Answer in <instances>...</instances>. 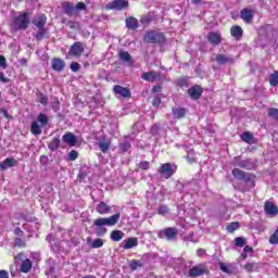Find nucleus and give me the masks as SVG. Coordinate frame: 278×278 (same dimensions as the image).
<instances>
[{"label":"nucleus","mask_w":278,"mask_h":278,"mask_svg":"<svg viewBox=\"0 0 278 278\" xmlns=\"http://www.w3.org/2000/svg\"><path fill=\"white\" fill-rule=\"evenodd\" d=\"M118 220H121V213H116L110 217H101L96 219L93 222V225L96 227V236H98V238H103V236L108 233V228H105V225L108 227H114V225H116Z\"/></svg>","instance_id":"f257e3e1"},{"label":"nucleus","mask_w":278,"mask_h":278,"mask_svg":"<svg viewBox=\"0 0 278 278\" xmlns=\"http://www.w3.org/2000/svg\"><path fill=\"white\" fill-rule=\"evenodd\" d=\"M62 12L65 16L73 18V16H80L81 12L88 10V5L84 2H77L76 4L71 1H64L61 3Z\"/></svg>","instance_id":"f03ea898"},{"label":"nucleus","mask_w":278,"mask_h":278,"mask_svg":"<svg viewBox=\"0 0 278 278\" xmlns=\"http://www.w3.org/2000/svg\"><path fill=\"white\" fill-rule=\"evenodd\" d=\"M29 13L23 12L20 15L13 17L11 23L12 31H25L29 27L30 24Z\"/></svg>","instance_id":"7ed1b4c3"},{"label":"nucleus","mask_w":278,"mask_h":278,"mask_svg":"<svg viewBox=\"0 0 278 278\" xmlns=\"http://www.w3.org/2000/svg\"><path fill=\"white\" fill-rule=\"evenodd\" d=\"M143 41L149 45H164L166 42V35L162 31L148 30L143 36Z\"/></svg>","instance_id":"20e7f679"},{"label":"nucleus","mask_w":278,"mask_h":278,"mask_svg":"<svg viewBox=\"0 0 278 278\" xmlns=\"http://www.w3.org/2000/svg\"><path fill=\"white\" fill-rule=\"evenodd\" d=\"M177 236H179V229L176 227H167L157 233V238H160V240H164V238H166L168 242H175V240H177Z\"/></svg>","instance_id":"39448f33"},{"label":"nucleus","mask_w":278,"mask_h":278,"mask_svg":"<svg viewBox=\"0 0 278 278\" xmlns=\"http://www.w3.org/2000/svg\"><path fill=\"white\" fill-rule=\"evenodd\" d=\"M129 8V1L128 0H113L109 4H106V10H127Z\"/></svg>","instance_id":"423d86ee"},{"label":"nucleus","mask_w":278,"mask_h":278,"mask_svg":"<svg viewBox=\"0 0 278 278\" xmlns=\"http://www.w3.org/2000/svg\"><path fill=\"white\" fill-rule=\"evenodd\" d=\"M240 184L248 186V188H255V176L251 175H238L235 176Z\"/></svg>","instance_id":"0eeeda50"},{"label":"nucleus","mask_w":278,"mask_h":278,"mask_svg":"<svg viewBox=\"0 0 278 278\" xmlns=\"http://www.w3.org/2000/svg\"><path fill=\"white\" fill-rule=\"evenodd\" d=\"M160 175H173L177 173V165L175 163H165L162 164L159 168Z\"/></svg>","instance_id":"6e6552de"},{"label":"nucleus","mask_w":278,"mask_h":278,"mask_svg":"<svg viewBox=\"0 0 278 278\" xmlns=\"http://www.w3.org/2000/svg\"><path fill=\"white\" fill-rule=\"evenodd\" d=\"M83 53H84V43H81V41H76L71 46L70 55H73V58H81Z\"/></svg>","instance_id":"1a4fd4ad"},{"label":"nucleus","mask_w":278,"mask_h":278,"mask_svg":"<svg viewBox=\"0 0 278 278\" xmlns=\"http://www.w3.org/2000/svg\"><path fill=\"white\" fill-rule=\"evenodd\" d=\"M188 96L193 99V101H199L203 97V87L195 85L188 89Z\"/></svg>","instance_id":"9d476101"},{"label":"nucleus","mask_w":278,"mask_h":278,"mask_svg":"<svg viewBox=\"0 0 278 278\" xmlns=\"http://www.w3.org/2000/svg\"><path fill=\"white\" fill-rule=\"evenodd\" d=\"M255 16V11L249 8H244L240 11V18L244 21L248 25L253 23V17Z\"/></svg>","instance_id":"9b49d317"},{"label":"nucleus","mask_w":278,"mask_h":278,"mask_svg":"<svg viewBox=\"0 0 278 278\" xmlns=\"http://www.w3.org/2000/svg\"><path fill=\"white\" fill-rule=\"evenodd\" d=\"M188 275L191 278L203 277V275H207V268L201 267V265H194L189 269Z\"/></svg>","instance_id":"f8f14e48"},{"label":"nucleus","mask_w":278,"mask_h":278,"mask_svg":"<svg viewBox=\"0 0 278 278\" xmlns=\"http://www.w3.org/2000/svg\"><path fill=\"white\" fill-rule=\"evenodd\" d=\"M114 94H118L119 97H123V99H129L131 98V91L127 87H123L121 85H115L113 87Z\"/></svg>","instance_id":"ddd939ff"},{"label":"nucleus","mask_w":278,"mask_h":278,"mask_svg":"<svg viewBox=\"0 0 278 278\" xmlns=\"http://www.w3.org/2000/svg\"><path fill=\"white\" fill-rule=\"evenodd\" d=\"M141 79L150 83L160 81L161 79L160 72H153V71L146 72L141 75Z\"/></svg>","instance_id":"4468645a"},{"label":"nucleus","mask_w":278,"mask_h":278,"mask_svg":"<svg viewBox=\"0 0 278 278\" xmlns=\"http://www.w3.org/2000/svg\"><path fill=\"white\" fill-rule=\"evenodd\" d=\"M264 211H265V214H267L268 216H277L278 206L270 201H265Z\"/></svg>","instance_id":"2eb2a0df"},{"label":"nucleus","mask_w":278,"mask_h":278,"mask_svg":"<svg viewBox=\"0 0 278 278\" xmlns=\"http://www.w3.org/2000/svg\"><path fill=\"white\" fill-rule=\"evenodd\" d=\"M18 164V161L14 157H7L0 163V170H8V168H14Z\"/></svg>","instance_id":"dca6fc26"},{"label":"nucleus","mask_w":278,"mask_h":278,"mask_svg":"<svg viewBox=\"0 0 278 278\" xmlns=\"http://www.w3.org/2000/svg\"><path fill=\"white\" fill-rule=\"evenodd\" d=\"M207 40L213 45V47H216L223 42V37H220V34L216 31H211L208 33Z\"/></svg>","instance_id":"f3484780"},{"label":"nucleus","mask_w":278,"mask_h":278,"mask_svg":"<svg viewBox=\"0 0 278 278\" xmlns=\"http://www.w3.org/2000/svg\"><path fill=\"white\" fill-rule=\"evenodd\" d=\"M230 36L237 40H242V36H244V30L239 25H233L230 28Z\"/></svg>","instance_id":"a211bd4d"},{"label":"nucleus","mask_w":278,"mask_h":278,"mask_svg":"<svg viewBox=\"0 0 278 278\" xmlns=\"http://www.w3.org/2000/svg\"><path fill=\"white\" fill-rule=\"evenodd\" d=\"M63 142L68 144V147H75V144H77V136H75L73 132H66L63 135Z\"/></svg>","instance_id":"6ab92c4d"},{"label":"nucleus","mask_w":278,"mask_h":278,"mask_svg":"<svg viewBox=\"0 0 278 278\" xmlns=\"http://www.w3.org/2000/svg\"><path fill=\"white\" fill-rule=\"evenodd\" d=\"M215 61L217 62V64L219 65H224V64H233L235 60L231 56H227L225 54H216L215 56Z\"/></svg>","instance_id":"aec40b11"},{"label":"nucleus","mask_w":278,"mask_h":278,"mask_svg":"<svg viewBox=\"0 0 278 278\" xmlns=\"http://www.w3.org/2000/svg\"><path fill=\"white\" fill-rule=\"evenodd\" d=\"M172 113L174 115V118L177 121H180V118H186V114H188V110L185 108H173Z\"/></svg>","instance_id":"412c9836"},{"label":"nucleus","mask_w":278,"mask_h":278,"mask_svg":"<svg viewBox=\"0 0 278 278\" xmlns=\"http://www.w3.org/2000/svg\"><path fill=\"white\" fill-rule=\"evenodd\" d=\"M126 27L127 29H131L132 31H136L138 27H140V24L138 23V18L134 16H129L126 18Z\"/></svg>","instance_id":"4be33fe9"},{"label":"nucleus","mask_w":278,"mask_h":278,"mask_svg":"<svg viewBox=\"0 0 278 278\" xmlns=\"http://www.w3.org/2000/svg\"><path fill=\"white\" fill-rule=\"evenodd\" d=\"M96 212L102 215L110 214V212H112V206L108 205L105 202H100L96 206Z\"/></svg>","instance_id":"5701e85b"},{"label":"nucleus","mask_w":278,"mask_h":278,"mask_svg":"<svg viewBox=\"0 0 278 278\" xmlns=\"http://www.w3.org/2000/svg\"><path fill=\"white\" fill-rule=\"evenodd\" d=\"M64 66H66V63H64V60L59 58L52 59V68L56 71V73L64 71Z\"/></svg>","instance_id":"b1692460"},{"label":"nucleus","mask_w":278,"mask_h":278,"mask_svg":"<svg viewBox=\"0 0 278 278\" xmlns=\"http://www.w3.org/2000/svg\"><path fill=\"white\" fill-rule=\"evenodd\" d=\"M136 247H138V238L130 237L124 240L125 251H129V249H134Z\"/></svg>","instance_id":"393cba45"},{"label":"nucleus","mask_w":278,"mask_h":278,"mask_svg":"<svg viewBox=\"0 0 278 278\" xmlns=\"http://www.w3.org/2000/svg\"><path fill=\"white\" fill-rule=\"evenodd\" d=\"M33 25H35L37 29L45 27V25H47V15L41 14L40 16L34 18Z\"/></svg>","instance_id":"a878e982"},{"label":"nucleus","mask_w":278,"mask_h":278,"mask_svg":"<svg viewBox=\"0 0 278 278\" xmlns=\"http://www.w3.org/2000/svg\"><path fill=\"white\" fill-rule=\"evenodd\" d=\"M241 140L247 144H255V137L252 135L251 131H244L240 136Z\"/></svg>","instance_id":"bb28decb"},{"label":"nucleus","mask_w":278,"mask_h":278,"mask_svg":"<svg viewBox=\"0 0 278 278\" xmlns=\"http://www.w3.org/2000/svg\"><path fill=\"white\" fill-rule=\"evenodd\" d=\"M31 268H34V263H31V260L29 258H26L22 262V265H21V271L22 273H29V270H31Z\"/></svg>","instance_id":"cd10ccee"},{"label":"nucleus","mask_w":278,"mask_h":278,"mask_svg":"<svg viewBox=\"0 0 278 278\" xmlns=\"http://www.w3.org/2000/svg\"><path fill=\"white\" fill-rule=\"evenodd\" d=\"M60 144H62L60 138L53 137L51 141L48 143V148L50 151H58V149H60Z\"/></svg>","instance_id":"c85d7f7f"},{"label":"nucleus","mask_w":278,"mask_h":278,"mask_svg":"<svg viewBox=\"0 0 278 278\" xmlns=\"http://www.w3.org/2000/svg\"><path fill=\"white\" fill-rule=\"evenodd\" d=\"M238 160H239L238 157H235V162L237 166H239L240 168H247L249 170L253 166L249 159L241 160V161H238Z\"/></svg>","instance_id":"c756f323"},{"label":"nucleus","mask_w":278,"mask_h":278,"mask_svg":"<svg viewBox=\"0 0 278 278\" xmlns=\"http://www.w3.org/2000/svg\"><path fill=\"white\" fill-rule=\"evenodd\" d=\"M140 23L141 25H151V23H153V14H151V12H148L144 15L140 16Z\"/></svg>","instance_id":"7c9ffc66"},{"label":"nucleus","mask_w":278,"mask_h":278,"mask_svg":"<svg viewBox=\"0 0 278 278\" xmlns=\"http://www.w3.org/2000/svg\"><path fill=\"white\" fill-rule=\"evenodd\" d=\"M30 134H33V136H40V134H42V128H40V124H38V122L34 121L31 123Z\"/></svg>","instance_id":"2f4dec72"},{"label":"nucleus","mask_w":278,"mask_h":278,"mask_svg":"<svg viewBox=\"0 0 278 278\" xmlns=\"http://www.w3.org/2000/svg\"><path fill=\"white\" fill-rule=\"evenodd\" d=\"M129 269L131 270V273H134V270H138V268H142V266H144V264H142V262L138 261V260H131L128 263Z\"/></svg>","instance_id":"473e14b6"},{"label":"nucleus","mask_w":278,"mask_h":278,"mask_svg":"<svg viewBox=\"0 0 278 278\" xmlns=\"http://www.w3.org/2000/svg\"><path fill=\"white\" fill-rule=\"evenodd\" d=\"M123 236H125V233H123V231L121 230H113L111 232V240H113V242H121V240H123Z\"/></svg>","instance_id":"72a5a7b5"},{"label":"nucleus","mask_w":278,"mask_h":278,"mask_svg":"<svg viewBox=\"0 0 278 278\" xmlns=\"http://www.w3.org/2000/svg\"><path fill=\"white\" fill-rule=\"evenodd\" d=\"M226 229H227L228 233H233L235 231H238V229H240V223H238V222L229 223L226 226Z\"/></svg>","instance_id":"f704fd0d"},{"label":"nucleus","mask_w":278,"mask_h":278,"mask_svg":"<svg viewBox=\"0 0 278 278\" xmlns=\"http://www.w3.org/2000/svg\"><path fill=\"white\" fill-rule=\"evenodd\" d=\"M151 168V163L149 161H140L137 164V170H149Z\"/></svg>","instance_id":"c9c22d12"},{"label":"nucleus","mask_w":278,"mask_h":278,"mask_svg":"<svg viewBox=\"0 0 278 278\" xmlns=\"http://www.w3.org/2000/svg\"><path fill=\"white\" fill-rule=\"evenodd\" d=\"M267 116H269V118H274V121L278 123V109L277 108L268 109Z\"/></svg>","instance_id":"e433bc0d"},{"label":"nucleus","mask_w":278,"mask_h":278,"mask_svg":"<svg viewBox=\"0 0 278 278\" xmlns=\"http://www.w3.org/2000/svg\"><path fill=\"white\" fill-rule=\"evenodd\" d=\"M37 121L38 123H41V127H47V125H49V117H47V115L40 113L37 116Z\"/></svg>","instance_id":"4c0bfd02"},{"label":"nucleus","mask_w":278,"mask_h":278,"mask_svg":"<svg viewBox=\"0 0 278 278\" xmlns=\"http://www.w3.org/2000/svg\"><path fill=\"white\" fill-rule=\"evenodd\" d=\"M119 60L131 63V54H129L127 51H119Z\"/></svg>","instance_id":"58836bf2"},{"label":"nucleus","mask_w":278,"mask_h":278,"mask_svg":"<svg viewBox=\"0 0 278 278\" xmlns=\"http://www.w3.org/2000/svg\"><path fill=\"white\" fill-rule=\"evenodd\" d=\"M131 149V143L129 141H124L119 143L121 153H127Z\"/></svg>","instance_id":"ea45409f"},{"label":"nucleus","mask_w":278,"mask_h":278,"mask_svg":"<svg viewBox=\"0 0 278 278\" xmlns=\"http://www.w3.org/2000/svg\"><path fill=\"white\" fill-rule=\"evenodd\" d=\"M269 85L274 87L278 86V71H275L273 74H270Z\"/></svg>","instance_id":"a19ab883"},{"label":"nucleus","mask_w":278,"mask_h":278,"mask_svg":"<svg viewBox=\"0 0 278 278\" xmlns=\"http://www.w3.org/2000/svg\"><path fill=\"white\" fill-rule=\"evenodd\" d=\"M38 33L35 35L36 40H43L45 37L47 36V28L42 27V28H38Z\"/></svg>","instance_id":"79ce46f5"},{"label":"nucleus","mask_w":278,"mask_h":278,"mask_svg":"<svg viewBox=\"0 0 278 278\" xmlns=\"http://www.w3.org/2000/svg\"><path fill=\"white\" fill-rule=\"evenodd\" d=\"M110 141H103L99 143V149L101 152L103 153H108V151H110Z\"/></svg>","instance_id":"37998d69"},{"label":"nucleus","mask_w":278,"mask_h":278,"mask_svg":"<svg viewBox=\"0 0 278 278\" xmlns=\"http://www.w3.org/2000/svg\"><path fill=\"white\" fill-rule=\"evenodd\" d=\"M269 244H278V227L269 237Z\"/></svg>","instance_id":"c03bdc74"},{"label":"nucleus","mask_w":278,"mask_h":278,"mask_svg":"<svg viewBox=\"0 0 278 278\" xmlns=\"http://www.w3.org/2000/svg\"><path fill=\"white\" fill-rule=\"evenodd\" d=\"M103 247V239L97 238L91 243V249H101Z\"/></svg>","instance_id":"a18cd8bd"},{"label":"nucleus","mask_w":278,"mask_h":278,"mask_svg":"<svg viewBox=\"0 0 278 278\" xmlns=\"http://www.w3.org/2000/svg\"><path fill=\"white\" fill-rule=\"evenodd\" d=\"M247 244V239L244 237L235 238V247H244Z\"/></svg>","instance_id":"49530a36"},{"label":"nucleus","mask_w":278,"mask_h":278,"mask_svg":"<svg viewBox=\"0 0 278 278\" xmlns=\"http://www.w3.org/2000/svg\"><path fill=\"white\" fill-rule=\"evenodd\" d=\"M15 242V247H17L18 249H25V247H27V243L25 241H23V239L16 237L14 239Z\"/></svg>","instance_id":"de8ad7c7"},{"label":"nucleus","mask_w":278,"mask_h":278,"mask_svg":"<svg viewBox=\"0 0 278 278\" xmlns=\"http://www.w3.org/2000/svg\"><path fill=\"white\" fill-rule=\"evenodd\" d=\"M177 86H179V88H186V86H188V78L186 77H180L177 80Z\"/></svg>","instance_id":"09e8293b"},{"label":"nucleus","mask_w":278,"mask_h":278,"mask_svg":"<svg viewBox=\"0 0 278 278\" xmlns=\"http://www.w3.org/2000/svg\"><path fill=\"white\" fill-rule=\"evenodd\" d=\"M77 157H79V153L75 150H72L68 153V160H71V162H75V160H77Z\"/></svg>","instance_id":"8fccbe9b"},{"label":"nucleus","mask_w":278,"mask_h":278,"mask_svg":"<svg viewBox=\"0 0 278 278\" xmlns=\"http://www.w3.org/2000/svg\"><path fill=\"white\" fill-rule=\"evenodd\" d=\"M39 103L41 105H47L49 103V98L45 93H39Z\"/></svg>","instance_id":"3c124183"},{"label":"nucleus","mask_w":278,"mask_h":278,"mask_svg":"<svg viewBox=\"0 0 278 278\" xmlns=\"http://www.w3.org/2000/svg\"><path fill=\"white\" fill-rule=\"evenodd\" d=\"M157 213L161 216H166V214H168V206H166V205L160 206L159 210H157Z\"/></svg>","instance_id":"603ef678"},{"label":"nucleus","mask_w":278,"mask_h":278,"mask_svg":"<svg viewBox=\"0 0 278 278\" xmlns=\"http://www.w3.org/2000/svg\"><path fill=\"white\" fill-rule=\"evenodd\" d=\"M70 68L73 71V73H77L79 72V68H81V65H79L77 62H72Z\"/></svg>","instance_id":"864d4df0"},{"label":"nucleus","mask_w":278,"mask_h":278,"mask_svg":"<svg viewBox=\"0 0 278 278\" xmlns=\"http://www.w3.org/2000/svg\"><path fill=\"white\" fill-rule=\"evenodd\" d=\"M245 270H248V273H253L254 268H255V263H247L244 265Z\"/></svg>","instance_id":"5fc2aeb1"},{"label":"nucleus","mask_w":278,"mask_h":278,"mask_svg":"<svg viewBox=\"0 0 278 278\" xmlns=\"http://www.w3.org/2000/svg\"><path fill=\"white\" fill-rule=\"evenodd\" d=\"M152 105H154V108H160V105H162V99L160 97H155L152 101Z\"/></svg>","instance_id":"6e6d98bb"},{"label":"nucleus","mask_w":278,"mask_h":278,"mask_svg":"<svg viewBox=\"0 0 278 278\" xmlns=\"http://www.w3.org/2000/svg\"><path fill=\"white\" fill-rule=\"evenodd\" d=\"M0 81L2 84H10V78L5 77V74L3 72H0Z\"/></svg>","instance_id":"4d7b16f0"},{"label":"nucleus","mask_w":278,"mask_h":278,"mask_svg":"<svg viewBox=\"0 0 278 278\" xmlns=\"http://www.w3.org/2000/svg\"><path fill=\"white\" fill-rule=\"evenodd\" d=\"M0 66L1 68H8V62L3 55H0Z\"/></svg>","instance_id":"13d9d810"},{"label":"nucleus","mask_w":278,"mask_h":278,"mask_svg":"<svg viewBox=\"0 0 278 278\" xmlns=\"http://www.w3.org/2000/svg\"><path fill=\"white\" fill-rule=\"evenodd\" d=\"M79 23L75 22V21H68L67 22V26L70 27V29H77Z\"/></svg>","instance_id":"bf43d9fd"},{"label":"nucleus","mask_w":278,"mask_h":278,"mask_svg":"<svg viewBox=\"0 0 278 278\" xmlns=\"http://www.w3.org/2000/svg\"><path fill=\"white\" fill-rule=\"evenodd\" d=\"M0 278H10V274L5 269L0 270Z\"/></svg>","instance_id":"052dcab7"},{"label":"nucleus","mask_w":278,"mask_h":278,"mask_svg":"<svg viewBox=\"0 0 278 278\" xmlns=\"http://www.w3.org/2000/svg\"><path fill=\"white\" fill-rule=\"evenodd\" d=\"M219 268L223 273H229V267L225 263H219Z\"/></svg>","instance_id":"680f3d73"},{"label":"nucleus","mask_w":278,"mask_h":278,"mask_svg":"<svg viewBox=\"0 0 278 278\" xmlns=\"http://www.w3.org/2000/svg\"><path fill=\"white\" fill-rule=\"evenodd\" d=\"M40 164H48L49 157L47 155H41L39 159Z\"/></svg>","instance_id":"e2e57ef3"},{"label":"nucleus","mask_w":278,"mask_h":278,"mask_svg":"<svg viewBox=\"0 0 278 278\" xmlns=\"http://www.w3.org/2000/svg\"><path fill=\"white\" fill-rule=\"evenodd\" d=\"M14 233H15V236H23L25 232L23 231V229H21V227H16L15 229H14Z\"/></svg>","instance_id":"0e129e2a"},{"label":"nucleus","mask_w":278,"mask_h":278,"mask_svg":"<svg viewBox=\"0 0 278 278\" xmlns=\"http://www.w3.org/2000/svg\"><path fill=\"white\" fill-rule=\"evenodd\" d=\"M23 255H25V253H23V252H20L17 255H15L14 256L15 262H22Z\"/></svg>","instance_id":"69168bd1"},{"label":"nucleus","mask_w":278,"mask_h":278,"mask_svg":"<svg viewBox=\"0 0 278 278\" xmlns=\"http://www.w3.org/2000/svg\"><path fill=\"white\" fill-rule=\"evenodd\" d=\"M244 253H253V248L250 247V245H245L244 249H243Z\"/></svg>","instance_id":"338daca9"},{"label":"nucleus","mask_w":278,"mask_h":278,"mask_svg":"<svg viewBox=\"0 0 278 278\" xmlns=\"http://www.w3.org/2000/svg\"><path fill=\"white\" fill-rule=\"evenodd\" d=\"M152 92H162V86H154Z\"/></svg>","instance_id":"774afa93"}]
</instances>
